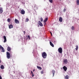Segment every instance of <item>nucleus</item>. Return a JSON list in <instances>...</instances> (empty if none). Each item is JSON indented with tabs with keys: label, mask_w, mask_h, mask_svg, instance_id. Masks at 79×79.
<instances>
[{
	"label": "nucleus",
	"mask_w": 79,
	"mask_h": 79,
	"mask_svg": "<svg viewBox=\"0 0 79 79\" xmlns=\"http://www.w3.org/2000/svg\"><path fill=\"white\" fill-rule=\"evenodd\" d=\"M3 38L4 39V43H6V37L5 36H3Z\"/></svg>",
	"instance_id": "8"
},
{
	"label": "nucleus",
	"mask_w": 79,
	"mask_h": 79,
	"mask_svg": "<svg viewBox=\"0 0 79 79\" xmlns=\"http://www.w3.org/2000/svg\"><path fill=\"white\" fill-rule=\"evenodd\" d=\"M40 19H41V22H42L43 21V19L41 17V18H40Z\"/></svg>",
	"instance_id": "28"
},
{
	"label": "nucleus",
	"mask_w": 79,
	"mask_h": 79,
	"mask_svg": "<svg viewBox=\"0 0 79 79\" xmlns=\"http://www.w3.org/2000/svg\"><path fill=\"white\" fill-rule=\"evenodd\" d=\"M34 76V74H32V77H33Z\"/></svg>",
	"instance_id": "34"
},
{
	"label": "nucleus",
	"mask_w": 79,
	"mask_h": 79,
	"mask_svg": "<svg viewBox=\"0 0 79 79\" xmlns=\"http://www.w3.org/2000/svg\"><path fill=\"white\" fill-rule=\"evenodd\" d=\"M51 33V35H52V33L51 32H50Z\"/></svg>",
	"instance_id": "37"
},
{
	"label": "nucleus",
	"mask_w": 79,
	"mask_h": 79,
	"mask_svg": "<svg viewBox=\"0 0 79 79\" xmlns=\"http://www.w3.org/2000/svg\"><path fill=\"white\" fill-rule=\"evenodd\" d=\"M31 73L32 74H33V72L32 71H31Z\"/></svg>",
	"instance_id": "32"
},
{
	"label": "nucleus",
	"mask_w": 79,
	"mask_h": 79,
	"mask_svg": "<svg viewBox=\"0 0 79 79\" xmlns=\"http://www.w3.org/2000/svg\"><path fill=\"white\" fill-rule=\"evenodd\" d=\"M48 20V18H46V19H45V20H44L43 21V22L44 23H46Z\"/></svg>",
	"instance_id": "14"
},
{
	"label": "nucleus",
	"mask_w": 79,
	"mask_h": 79,
	"mask_svg": "<svg viewBox=\"0 0 79 79\" xmlns=\"http://www.w3.org/2000/svg\"><path fill=\"white\" fill-rule=\"evenodd\" d=\"M58 51L59 53H61L62 52L63 50L60 47L58 49Z\"/></svg>",
	"instance_id": "3"
},
{
	"label": "nucleus",
	"mask_w": 79,
	"mask_h": 79,
	"mask_svg": "<svg viewBox=\"0 0 79 79\" xmlns=\"http://www.w3.org/2000/svg\"><path fill=\"white\" fill-rule=\"evenodd\" d=\"M44 73V72L43 71H41V73L43 74Z\"/></svg>",
	"instance_id": "33"
},
{
	"label": "nucleus",
	"mask_w": 79,
	"mask_h": 79,
	"mask_svg": "<svg viewBox=\"0 0 79 79\" xmlns=\"http://www.w3.org/2000/svg\"><path fill=\"white\" fill-rule=\"evenodd\" d=\"M72 30H74V27L73 26H72L71 28Z\"/></svg>",
	"instance_id": "24"
},
{
	"label": "nucleus",
	"mask_w": 79,
	"mask_h": 79,
	"mask_svg": "<svg viewBox=\"0 0 79 79\" xmlns=\"http://www.w3.org/2000/svg\"><path fill=\"white\" fill-rule=\"evenodd\" d=\"M59 21L60 22H62V17H60L59 19Z\"/></svg>",
	"instance_id": "13"
},
{
	"label": "nucleus",
	"mask_w": 79,
	"mask_h": 79,
	"mask_svg": "<svg viewBox=\"0 0 79 79\" xmlns=\"http://www.w3.org/2000/svg\"><path fill=\"white\" fill-rule=\"evenodd\" d=\"M0 11L1 13H2L3 12V8L2 7H1L0 8Z\"/></svg>",
	"instance_id": "11"
},
{
	"label": "nucleus",
	"mask_w": 79,
	"mask_h": 79,
	"mask_svg": "<svg viewBox=\"0 0 79 79\" xmlns=\"http://www.w3.org/2000/svg\"><path fill=\"white\" fill-rule=\"evenodd\" d=\"M1 60H0V63H1Z\"/></svg>",
	"instance_id": "39"
},
{
	"label": "nucleus",
	"mask_w": 79,
	"mask_h": 79,
	"mask_svg": "<svg viewBox=\"0 0 79 79\" xmlns=\"http://www.w3.org/2000/svg\"><path fill=\"white\" fill-rule=\"evenodd\" d=\"M10 19L9 18H8V20H7V21L9 22V23H10Z\"/></svg>",
	"instance_id": "25"
},
{
	"label": "nucleus",
	"mask_w": 79,
	"mask_h": 79,
	"mask_svg": "<svg viewBox=\"0 0 79 79\" xmlns=\"http://www.w3.org/2000/svg\"><path fill=\"white\" fill-rule=\"evenodd\" d=\"M63 69L64 70V71H66L67 69V67L65 66H64L63 67Z\"/></svg>",
	"instance_id": "6"
},
{
	"label": "nucleus",
	"mask_w": 79,
	"mask_h": 79,
	"mask_svg": "<svg viewBox=\"0 0 79 79\" xmlns=\"http://www.w3.org/2000/svg\"><path fill=\"white\" fill-rule=\"evenodd\" d=\"M66 11V9L64 8V9L63 10V12H65Z\"/></svg>",
	"instance_id": "26"
},
{
	"label": "nucleus",
	"mask_w": 79,
	"mask_h": 79,
	"mask_svg": "<svg viewBox=\"0 0 79 79\" xmlns=\"http://www.w3.org/2000/svg\"><path fill=\"white\" fill-rule=\"evenodd\" d=\"M65 79H69V76L68 75H66V76L65 77Z\"/></svg>",
	"instance_id": "23"
},
{
	"label": "nucleus",
	"mask_w": 79,
	"mask_h": 79,
	"mask_svg": "<svg viewBox=\"0 0 79 79\" xmlns=\"http://www.w3.org/2000/svg\"><path fill=\"white\" fill-rule=\"evenodd\" d=\"M21 13L22 15H24L25 14V11L23 9H22L21 10Z\"/></svg>",
	"instance_id": "4"
},
{
	"label": "nucleus",
	"mask_w": 79,
	"mask_h": 79,
	"mask_svg": "<svg viewBox=\"0 0 79 79\" xmlns=\"http://www.w3.org/2000/svg\"><path fill=\"white\" fill-rule=\"evenodd\" d=\"M9 28L10 29L11 28H13V26L12 24H10L9 26Z\"/></svg>",
	"instance_id": "12"
},
{
	"label": "nucleus",
	"mask_w": 79,
	"mask_h": 79,
	"mask_svg": "<svg viewBox=\"0 0 79 79\" xmlns=\"http://www.w3.org/2000/svg\"><path fill=\"white\" fill-rule=\"evenodd\" d=\"M37 68L38 69H40V70L42 69V68H41V67L38 66H37Z\"/></svg>",
	"instance_id": "21"
},
{
	"label": "nucleus",
	"mask_w": 79,
	"mask_h": 79,
	"mask_svg": "<svg viewBox=\"0 0 79 79\" xmlns=\"http://www.w3.org/2000/svg\"><path fill=\"white\" fill-rule=\"evenodd\" d=\"M24 34H25V31H24Z\"/></svg>",
	"instance_id": "38"
},
{
	"label": "nucleus",
	"mask_w": 79,
	"mask_h": 79,
	"mask_svg": "<svg viewBox=\"0 0 79 79\" xmlns=\"http://www.w3.org/2000/svg\"><path fill=\"white\" fill-rule=\"evenodd\" d=\"M0 79H2V77L0 74Z\"/></svg>",
	"instance_id": "31"
},
{
	"label": "nucleus",
	"mask_w": 79,
	"mask_h": 79,
	"mask_svg": "<svg viewBox=\"0 0 79 79\" xmlns=\"http://www.w3.org/2000/svg\"><path fill=\"white\" fill-rule=\"evenodd\" d=\"M27 38H28V40H31V37H30V36H29V35H28V36H27Z\"/></svg>",
	"instance_id": "20"
},
{
	"label": "nucleus",
	"mask_w": 79,
	"mask_h": 79,
	"mask_svg": "<svg viewBox=\"0 0 79 79\" xmlns=\"http://www.w3.org/2000/svg\"><path fill=\"white\" fill-rule=\"evenodd\" d=\"M6 56L8 59H10V55L9 52H6Z\"/></svg>",
	"instance_id": "2"
},
{
	"label": "nucleus",
	"mask_w": 79,
	"mask_h": 79,
	"mask_svg": "<svg viewBox=\"0 0 79 79\" xmlns=\"http://www.w3.org/2000/svg\"><path fill=\"white\" fill-rule=\"evenodd\" d=\"M11 48L9 46H8V48H7V51H10L11 50Z\"/></svg>",
	"instance_id": "16"
},
{
	"label": "nucleus",
	"mask_w": 79,
	"mask_h": 79,
	"mask_svg": "<svg viewBox=\"0 0 79 79\" xmlns=\"http://www.w3.org/2000/svg\"><path fill=\"white\" fill-rule=\"evenodd\" d=\"M1 68L2 69H4V67L3 65H1Z\"/></svg>",
	"instance_id": "17"
},
{
	"label": "nucleus",
	"mask_w": 79,
	"mask_h": 79,
	"mask_svg": "<svg viewBox=\"0 0 79 79\" xmlns=\"http://www.w3.org/2000/svg\"><path fill=\"white\" fill-rule=\"evenodd\" d=\"M38 27H39V25H38Z\"/></svg>",
	"instance_id": "40"
},
{
	"label": "nucleus",
	"mask_w": 79,
	"mask_h": 79,
	"mask_svg": "<svg viewBox=\"0 0 79 79\" xmlns=\"http://www.w3.org/2000/svg\"><path fill=\"white\" fill-rule=\"evenodd\" d=\"M49 2L51 3H52L53 1L52 0H49Z\"/></svg>",
	"instance_id": "27"
},
{
	"label": "nucleus",
	"mask_w": 79,
	"mask_h": 79,
	"mask_svg": "<svg viewBox=\"0 0 79 79\" xmlns=\"http://www.w3.org/2000/svg\"><path fill=\"white\" fill-rule=\"evenodd\" d=\"M55 71L54 70H52V74L53 75V76H54V75L55 74Z\"/></svg>",
	"instance_id": "18"
},
{
	"label": "nucleus",
	"mask_w": 79,
	"mask_h": 79,
	"mask_svg": "<svg viewBox=\"0 0 79 79\" xmlns=\"http://www.w3.org/2000/svg\"><path fill=\"white\" fill-rule=\"evenodd\" d=\"M38 24H39V25H40V27L43 26V24L41 23V22L40 21H38Z\"/></svg>",
	"instance_id": "5"
},
{
	"label": "nucleus",
	"mask_w": 79,
	"mask_h": 79,
	"mask_svg": "<svg viewBox=\"0 0 79 79\" xmlns=\"http://www.w3.org/2000/svg\"><path fill=\"white\" fill-rule=\"evenodd\" d=\"M76 48H75V50L76 51H77L78 49V45H76Z\"/></svg>",
	"instance_id": "15"
},
{
	"label": "nucleus",
	"mask_w": 79,
	"mask_h": 79,
	"mask_svg": "<svg viewBox=\"0 0 79 79\" xmlns=\"http://www.w3.org/2000/svg\"><path fill=\"white\" fill-rule=\"evenodd\" d=\"M2 48H3V47L1 45H0V49H1Z\"/></svg>",
	"instance_id": "30"
},
{
	"label": "nucleus",
	"mask_w": 79,
	"mask_h": 79,
	"mask_svg": "<svg viewBox=\"0 0 79 79\" xmlns=\"http://www.w3.org/2000/svg\"><path fill=\"white\" fill-rule=\"evenodd\" d=\"M64 63L67 64L68 63V60L67 59H64L63 61Z\"/></svg>",
	"instance_id": "9"
},
{
	"label": "nucleus",
	"mask_w": 79,
	"mask_h": 79,
	"mask_svg": "<svg viewBox=\"0 0 79 79\" xmlns=\"http://www.w3.org/2000/svg\"><path fill=\"white\" fill-rule=\"evenodd\" d=\"M35 71V69H34L33 70V71L34 72Z\"/></svg>",
	"instance_id": "35"
},
{
	"label": "nucleus",
	"mask_w": 79,
	"mask_h": 79,
	"mask_svg": "<svg viewBox=\"0 0 79 79\" xmlns=\"http://www.w3.org/2000/svg\"><path fill=\"white\" fill-rule=\"evenodd\" d=\"M50 45H51V46L52 47H54V45L53 44L51 41L50 42Z\"/></svg>",
	"instance_id": "10"
},
{
	"label": "nucleus",
	"mask_w": 79,
	"mask_h": 79,
	"mask_svg": "<svg viewBox=\"0 0 79 79\" xmlns=\"http://www.w3.org/2000/svg\"><path fill=\"white\" fill-rule=\"evenodd\" d=\"M29 21V19L28 18H27L26 19V22H28Z\"/></svg>",
	"instance_id": "29"
},
{
	"label": "nucleus",
	"mask_w": 79,
	"mask_h": 79,
	"mask_svg": "<svg viewBox=\"0 0 79 79\" xmlns=\"http://www.w3.org/2000/svg\"><path fill=\"white\" fill-rule=\"evenodd\" d=\"M1 49L2 50L1 51L2 52H5V49L3 48H2Z\"/></svg>",
	"instance_id": "19"
},
{
	"label": "nucleus",
	"mask_w": 79,
	"mask_h": 79,
	"mask_svg": "<svg viewBox=\"0 0 79 79\" xmlns=\"http://www.w3.org/2000/svg\"><path fill=\"white\" fill-rule=\"evenodd\" d=\"M44 25H46V22H44Z\"/></svg>",
	"instance_id": "36"
},
{
	"label": "nucleus",
	"mask_w": 79,
	"mask_h": 79,
	"mask_svg": "<svg viewBox=\"0 0 79 79\" xmlns=\"http://www.w3.org/2000/svg\"><path fill=\"white\" fill-rule=\"evenodd\" d=\"M77 5H79V0H77Z\"/></svg>",
	"instance_id": "22"
},
{
	"label": "nucleus",
	"mask_w": 79,
	"mask_h": 79,
	"mask_svg": "<svg viewBox=\"0 0 79 79\" xmlns=\"http://www.w3.org/2000/svg\"><path fill=\"white\" fill-rule=\"evenodd\" d=\"M15 22L16 24H19V21L17 19H15Z\"/></svg>",
	"instance_id": "7"
},
{
	"label": "nucleus",
	"mask_w": 79,
	"mask_h": 79,
	"mask_svg": "<svg viewBox=\"0 0 79 79\" xmlns=\"http://www.w3.org/2000/svg\"><path fill=\"white\" fill-rule=\"evenodd\" d=\"M47 54L45 52H44L42 53V57L43 58L45 59L46 58Z\"/></svg>",
	"instance_id": "1"
}]
</instances>
